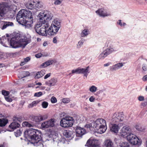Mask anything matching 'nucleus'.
Here are the masks:
<instances>
[{"mask_svg": "<svg viewBox=\"0 0 147 147\" xmlns=\"http://www.w3.org/2000/svg\"><path fill=\"white\" fill-rule=\"evenodd\" d=\"M16 20L20 24L26 27L30 28L32 26L33 19L31 12L25 9L19 11L16 16Z\"/></svg>", "mask_w": 147, "mask_h": 147, "instance_id": "1", "label": "nucleus"}, {"mask_svg": "<svg viewBox=\"0 0 147 147\" xmlns=\"http://www.w3.org/2000/svg\"><path fill=\"white\" fill-rule=\"evenodd\" d=\"M24 135L26 138H30L31 143L34 146L44 147L45 142L41 140V134L38 130L30 128L25 131Z\"/></svg>", "mask_w": 147, "mask_h": 147, "instance_id": "2", "label": "nucleus"}, {"mask_svg": "<svg viewBox=\"0 0 147 147\" xmlns=\"http://www.w3.org/2000/svg\"><path fill=\"white\" fill-rule=\"evenodd\" d=\"M30 40L27 38L26 37L24 38L20 39L19 41L15 38L13 37L11 38L10 42H8V44L3 43L2 41L0 42L4 46L8 47L10 45L12 48H16L18 47H22L24 48L30 42Z\"/></svg>", "mask_w": 147, "mask_h": 147, "instance_id": "3", "label": "nucleus"}, {"mask_svg": "<svg viewBox=\"0 0 147 147\" xmlns=\"http://www.w3.org/2000/svg\"><path fill=\"white\" fill-rule=\"evenodd\" d=\"M17 3H12L10 0L0 2V16L2 17L9 11L15 12L17 9Z\"/></svg>", "mask_w": 147, "mask_h": 147, "instance_id": "4", "label": "nucleus"}, {"mask_svg": "<svg viewBox=\"0 0 147 147\" xmlns=\"http://www.w3.org/2000/svg\"><path fill=\"white\" fill-rule=\"evenodd\" d=\"M49 26V24L47 21L40 20L36 24L35 30L37 33L42 36L47 35V29Z\"/></svg>", "mask_w": 147, "mask_h": 147, "instance_id": "5", "label": "nucleus"}, {"mask_svg": "<svg viewBox=\"0 0 147 147\" xmlns=\"http://www.w3.org/2000/svg\"><path fill=\"white\" fill-rule=\"evenodd\" d=\"M61 26V21L59 18L53 19L51 25L47 31L48 34L49 35L56 34Z\"/></svg>", "mask_w": 147, "mask_h": 147, "instance_id": "6", "label": "nucleus"}, {"mask_svg": "<svg viewBox=\"0 0 147 147\" xmlns=\"http://www.w3.org/2000/svg\"><path fill=\"white\" fill-rule=\"evenodd\" d=\"M93 128L95 129L97 132L101 134L105 132L107 129L106 123L104 119L100 118L93 122Z\"/></svg>", "mask_w": 147, "mask_h": 147, "instance_id": "7", "label": "nucleus"}, {"mask_svg": "<svg viewBox=\"0 0 147 147\" xmlns=\"http://www.w3.org/2000/svg\"><path fill=\"white\" fill-rule=\"evenodd\" d=\"M74 119L69 116L63 117L60 121V125L62 127H71L73 125Z\"/></svg>", "mask_w": 147, "mask_h": 147, "instance_id": "8", "label": "nucleus"}, {"mask_svg": "<svg viewBox=\"0 0 147 147\" xmlns=\"http://www.w3.org/2000/svg\"><path fill=\"white\" fill-rule=\"evenodd\" d=\"M53 17V14L50 12L48 11H42L40 12L38 16L39 20L46 21L45 19L50 20Z\"/></svg>", "mask_w": 147, "mask_h": 147, "instance_id": "9", "label": "nucleus"}, {"mask_svg": "<svg viewBox=\"0 0 147 147\" xmlns=\"http://www.w3.org/2000/svg\"><path fill=\"white\" fill-rule=\"evenodd\" d=\"M127 139L131 144L134 145H140L141 144V141L132 132L127 136Z\"/></svg>", "mask_w": 147, "mask_h": 147, "instance_id": "10", "label": "nucleus"}, {"mask_svg": "<svg viewBox=\"0 0 147 147\" xmlns=\"http://www.w3.org/2000/svg\"><path fill=\"white\" fill-rule=\"evenodd\" d=\"M132 132L131 129L129 126H125L121 129L119 134L121 136L127 138L128 135H129Z\"/></svg>", "mask_w": 147, "mask_h": 147, "instance_id": "11", "label": "nucleus"}, {"mask_svg": "<svg viewBox=\"0 0 147 147\" xmlns=\"http://www.w3.org/2000/svg\"><path fill=\"white\" fill-rule=\"evenodd\" d=\"M125 117L123 112L116 113L114 114L112 120L114 122L119 123L124 121Z\"/></svg>", "mask_w": 147, "mask_h": 147, "instance_id": "12", "label": "nucleus"}, {"mask_svg": "<svg viewBox=\"0 0 147 147\" xmlns=\"http://www.w3.org/2000/svg\"><path fill=\"white\" fill-rule=\"evenodd\" d=\"M56 121V120L54 119H51L45 121L41 124V127L42 128L53 127L55 125Z\"/></svg>", "mask_w": 147, "mask_h": 147, "instance_id": "13", "label": "nucleus"}, {"mask_svg": "<svg viewBox=\"0 0 147 147\" xmlns=\"http://www.w3.org/2000/svg\"><path fill=\"white\" fill-rule=\"evenodd\" d=\"M107 48L105 50L109 55L113 52L116 51V50L114 47L113 43L111 41H108L107 42Z\"/></svg>", "mask_w": 147, "mask_h": 147, "instance_id": "14", "label": "nucleus"}, {"mask_svg": "<svg viewBox=\"0 0 147 147\" xmlns=\"http://www.w3.org/2000/svg\"><path fill=\"white\" fill-rule=\"evenodd\" d=\"M85 146L88 147H98L99 144L96 140L89 139L87 141Z\"/></svg>", "mask_w": 147, "mask_h": 147, "instance_id": "15", "label": "nucleus"}, {"mask_svg": "<svg viewBox=\"0 0 147 147\" xmlns=\"http://www.w3.org/2000/svg\"><path fill=\"white\" fill-rule=\"evenodd\" d=\"M96 12L97 14L102 17L110 15V14L107 12L106 10L104 8L99 9L96 11Z\"/></svg>", "mask_w": 147, "mask_h": 147, "instance_id": "16", "label": "nucleus"}, {"mask_svg": "<svg viewBox=\"0 0 147 147\" xmlns=\"http://www.w3.org/2000/svg\"><path fill=\"white\" fill-rule=\"evenodd\" d=\"M13 24L12 22L1 21H0V28L2 30L5 29L7 27L9 26H12Z\"/></svg>", "mask_w": 147, "mask_h": 147, "instance_id": "17", "label": "nucleus"}, {"mask_svg": "<svg viewBox=\"0 0 147 147\" xmlns=\"http://www.w3.org/2000/svg\"><path fill=\"white\" fill-rule=\"evenodd\" d=\"M76 130V135L78 137H81L86 133L85 129L81 127H77Z\"/></svg>", "mask_w": 147, "mask_h": 147, "instance_id": "18", "label": "nucleus"}, {"mask_svg": "<svg viewBox=\"0 0 147 147\" xmlns=\"http://www.w3.org/2000/svg\"><path fill=\"white\" fill-rule=\"evenodd\" d=\"M125 64L124 63H119L113 65L110 67V69L112 71H116L122 67Z\"/></svg>", "mask_w": 147, "mask_h": 147, "instance_id": "19", "label": "nucleus"}, {"mask_svg": "<svg viewBox=\"0 0 147 147\" xmlns=\"http://www.w3.org/2000/svg\"><path fill=\"white\" fill-rule=\"evenodd\" d=\"M110 127V131L114 133H118L120 129L119 125L115 123L111 124Z\"/></svg>", "mask_w": 147, "mask_h": 147, "instance_id": "20", "label": "nucleus"}, {"mask_svg": "<svg viewBox=\"0 0 147 147\" xmlns=\"http://www.w3.org/2000/svg\"><path fill=\"white\" fill-rule=\"evenodd\" d=\"M57 82V79L55 78H52L49 80L45 82V84L48 86L51 87L54 86L56 84Z\"/></svg>", "mask_w": 147, "mask_h": 147, "instance_id": "21", "label": "nucleus"}, {"mask_svg": "<svg viewBox=\"0 0 147 147\" xmlns=\"http://www.w3.org/2000/svg\"><path fill=\"white\" fill-rule=\"evenodd\" d=\"M20 125L17 122H13L11 123L9 126V128L11 129L10 131H13L17 128L19 127Z\"/></svg>", "mask_w": 147, "mask_h": 147, "instance_id": "22", "label": "nucleus"}, {"mask_svg": "<svg viewBox=\"0 0 147 147\" xmlns=\"http://www.w3.org/2000/svg\"><path fill=\"white\" fill-rule=\"evenodd\" d=\"M43 7V4L41 2H34V10L36 11L41 10Z\"/></svg>", "mask_w": 147, "mask_h": 147, "instance_id": "23", "label": "nucleus"}, {"mask_svg": "<svg viewBox=\"0 0 147 147\" xmlns=\"http://www.w3.org/2000/svg\"><path fill=\"white\" fill-rule=\"evenodd\" d=\"M103 147H114L112 141L109 139L105 140L103 143Z\"/></svg>", "mask_w": 147, "mask_h": 147, "instance_id": "24", "label": "nucleus"}, {"mask_svg": "<svg viewBox=\"0 0 147 147\" xmlns=\"http://www.w3.org/2000/svg\"><path fill=\"white\" fill-rule=\"evenodd\" d=\"M89 68V67L88 66L84 68H80V74H83L84 76L87 78L90 72Z\"/></svg>", "mask_w": 147, "mask_h": 147, "instance_id": "25", "label": "nucleus"}, {"mask_svg": "<svg viewBox=\"0 0 147 147\" xmlns=\"http://www.w3.org/2000/svg\"><path fill=\"white\" fill-rule=\"evenodd\" d=\"M45 119V118H44L42 116H35L33 118V120L35 122V123H37Z\"/></svg>", "mask_w": 147, "mask_h": 147, "instance_id": "26", "label": "nucleus"}, {"mask_svg": "<svg viewBox=\"0 0 147 147\" xmlns=\"http://www.w3.org/2000/svg\"><path fill=\"white\" fill-rule=\"evenodd\" d=\"M26 6L28 9L34 10V1L27 2L26 4Z\"/></svg>", "mask_w": 147, "mask_h": 147, "instance_id": "27", "label": "nucleus"}, {"mask_svg": "<svg viewBox=\"0 0 147 147\" xmlns=\"http://www.w3.org/2000/svg\"><path fill=\"white\" fill-rule=\"evenodd\" d=\"M90 33V32L88 29H85L81 32L80 35L82 37H87Z\"/></svg>", "mask_w": 147, "mask_h": 147, "instance_id": "28", "label": "nucleus"}, {"mask_svg": "<svg viewBox=\"0 0 147 147\" xmlns=\"http://www.w3.org/2000/svg\"><path fill=\"white\" fill-rule=\"evenodd\" d=\"M73 134V131L69 130L64 131L63 132V135L66 137L67 138L71 137Z\"/></svg>", "mask_w": 147, "mask_h": 147, "instance_id": "29", "label": "nucleus"}, {"mask_svg": "<svg viewBox=\"0 0 147 147\" xmlns=\"http://www.w3.org/2000/svg\"><path fill=\"white\" fill-rule=\"evenodd\" d=\"M45 73V70H42L38 72L35 76V78L38 79L43 76Z\"/></svg>", "mask_w": 147, "mask_h": 147, "instance_id": "30", "label": "nucleus"}, {"mask_svg": "<svg viewBox=\"0 0 147 147\" xmlns=\"http://www.w3.org/2000/svg\"><path fill=\"white\" fill-rule=\"evenodd\" d=\"M109 55L105 50L100 54L98 58L100 59H103Z\"/></svg>", "mask_w": 147, "mask_h": 147, "instance_id": "31", "label": "nucleus"}, {"mask_svg": "<svg viewBox=\"0 0 147 147\" xmlns=\"http://www.w3.org/2000/svg\"><path fill=\"white\" fill-rule=\"evenodd\" d=\"M8 120L6 118L0 119V126L3 127L8 123Z\"/></svg>", "mask_w": 147, "mask_h": 147, "instance_id": "32", "label": "nucleus"}, {"mask_svg": "<svg viewBox=\"0 0 147 147\" xmlns=\"http://www.w3.org/2000/svg\"><path fill=\"white\" fill-rule=\"evenodd\" d=\"M53 62V61L52 60H49L47 61L44 63H42L41 65V66L42 67H46L52 64Z\"/></svg>", "mask_w": 147, "mask_h": 147, "instance_id": "33", "label": "nucleus"}, {"mask_svg": "<svg viewBox=\"0 0 147 147\" xmlns=\"http://www.w3.org/2000/svg\"><path fill=\"white\" fill-rule=\"evenodd\" d=\"M39 102V101L38 100L33 101L30 104L28 105V107L29 108H31L36 106Z\"/></svg>", "mask_w": 147, "mask_h": 147, "instance_id": "34", "label": "nucleus"}, {"mask_svg": "<svg viewBox=\"0 0 147 147\" xmlns=\"http://www.w3.org/2000/svg\"><path fill=\"white\" fill-rule=\"evenodd\" d=\"M22 126L23 127H33L34 124H30L27 121H24L22 123Z\"/></svg>", "mask_w": 147, "mask_h": 147, "instance_id": "35", "label": "nucleus"}, {"mask_svg": "<svg viewBox=\"0 0 147 147\" xmlns=\"http://www.w3.org/2000/svg\"><path fill=\"white\" fill-rule=\"evenodd\" d=\"M120 147H131L129 143L127 142H123L120 144Z\"/></svg>", "mask_w": 147, "mask_h": 147, "instance_id": "36", "label": "nucleus"}, {"mask_svg": "<svg viewBox=\"0 0 147 147\" xmlns=\"http://www.w3.org/2000/svg\"><path fill=\"white\" fill-rule=\"evenodd\" d=\"M20 74L22 75L21 77L22 78L28 76L30 75L29 72L28 71H23Z\"/></svg>", "mask_w": 147, "mask_h": 147, "instance_id": "37", "label": "nucleus"}, {"mask_svg": "<svg viewBox=\"0 0 147 147\" xmlns=\"http://www.w3.org/2000/svg\"><path fill=\"white\" fill-rule=\"evenodd\" d=\"M85 40L84 39H82L78 42L77 45V47L78 48H80L83 45Z\"/></svg>", "mask_w": 147, "mask_h": 147, "instance_id": "38", "label": "nucleus"}, {"mask_svg": "<svg viewBox=\"0 0 147 147\" xmlns=\"http://www.w3.org/2000/svg\"><path fill=\"white\" fill-rule=\"evenodd\" d=\"M97 90V88L94 86L92 85L89 88V90L90 92H96Z\"/></svg>", "mask_w": 147, "mask_h": 147, "instance_id": "39", "label": "nucleus"}, {"mask_svg": "<svg viewBox=\"0 0 147 147\" xmlns=\"http://www.w3.org/2000/svg\"><path fill=\"white\" fill-rule=\"evenodd\" d=\"M30 59V58L29 57H27L25 58L24 59V61H22L20 63L21 65H23L25 64L27 62H28Z\"/></svg>", "mask_w": 147, "mask_h": 147, "instance_id": "40", "label": "nucleus"}, {"mask_svg": "<svg viewBox=\"0 0 147 147\" xmlns=\"http://www.w3.org/2000/svg\"><path fill=\"white\" fill-rule=\"evenodd\" d=\"M48 56V54L46 53H43V54H42L41 53H39L35 55V57L37 58H39L42 56Z\"/></svg>", "mask_w": 147, "mask_h": 147, "instance_id": "41", "label": "nucleus"}, {"mask_svg": "<svg viewBox=\"0 0 147 147\" xmlns=\"http://www.w3.org/2000/svg\"><path fill=\"white\" fill-rule=\"evenodd\" d=\"M72 73L76 74H80V68H78L76 69H74L71 71Z\"/></svg>", "mask_w": 147, "mask_h": 147, "instance_id": "42", "label": "nucleus"}, {"mask_svg": "<svg viewBox=\"0 0 147 147\" xmlns=\"http://www.w3.org/2000/svg\"><path fill=\"white\" fill-rule=\"evenodd\" d=\"M93 122L90 123H87L86 124L85 126V127L87 128H89L90 129H91L93 127Z\"/></svg>", "mask_w": 147, "mask_h": 147, "instance_id": "43", "label": "nucleus"}, {"mask_svg": "<svg viewBox=\"0 0 147 147\" xmlns=\"http://www.w3.org/2000/svg\"><path fill=\"white\" fill-rule=\"evenodd\" d=\"M48 105V103L46 101H43L42 103V106L43 108L45 109L46 108Z\"/></svg>", "mask_w": 147, "mask_h": 147, "instance_id": "44", "label": "nucleus"}, {"mask_svg": "<svg viewBox=\"0 0 147 147\" xmlns=\"http://www.w3.org/2000/svg\"><path fill=\"white\" fill-rule=\"evenodd\" d=\"M22 132L20 129L18 130L16 132H14V134L16 137H18L20 136Z\"/></svg>", "mask_w": 147, "mask_h": 147, "instance_id": "45", "label": "nucleus"}, {"mask_svg": "<svg viewBox=\"0 0 147 147\" xmlns=\"http://www.w3.org/2000/svg\"><path fill=\"white\" fill-rule=\"evenodd\" d=\"M42 92H41L35 93L34 94V96L35 97H38L41 96L42 95Z\"/></svg>", "mask_w": 147, "mask_h": 147, "instance_id": "46", "label": "nucleus"}, {"mask_svg": "<svg viewBox=\"0 0 147 147\" xmlns=\"http://www.w3.org/2000/svg\"><path fill=\"white\" fill-rule=\"evenodd\" d=\"M70 101L69 98H63L62 99V102L64 103H68Z\"/></svg>", "mask_w": 147, "mask_h": 147, "instance_id": "47", "label": "nucleus"}, {"mask_svg": "<svg viewBox=\"0 0 147 147\" xmlns=\"http://www.w3.org/2000/svg\"><path fill=\"white\" fill-rule=\"evenodd\" d=\"M2 94L4 96H7L9 94V92L8 91H7L5 90H3L2 91Z\"/></svg>", "mask_w": 147, "mask_h": 147, "instance_id": "48", "label": "nucleus"}, {"mask_svg": "<svg viewBox=\"0 0 147 147\" xmlns=\"http://www.w3.org/2000/svg\"><path fill=\"white\" fill-rule=\"evenodd\" d=\"M117 24L120 25L121 26H124L126 25V23H123V24H122L121 22V20H119L117 22Z\"/></svg>", "mask_w": 147, "mask_h": 147, "instance_id": "49", "label": "nucleus"}, {"mask_svg": "<svg viewBox=\"0 0 147 147\" xmlns=\"http://www.w3.org/2000/svg\"><path fill=\"white\" fill-rule=\"evenodd\" d=\"M51 100L52 103H55L57 101V100L56 98L54 96H52L51 98Z\"/></svg>", "mask_w": 147, "mask_h": 147, "instance_id": "50", "label": "nucleus"}, {"mask_svg": "<svg viewBox=\"0 0 147 147\" xmlns=\"http://www.w3.org/2000/svg\"><path fill=\"white\" fill-rule=\"evenodd\" d=\"M62 2V0H56L55 1L54 3L55 5H59Z\"/></svg>", "mask_w": 147, "mask_h": 147, "instance_id": "51", "label": "nucleus"}, {"mask_svg": "<svg viewBox=\"0 0 147 147\" xmlns=\"http://www.w3.org/2000/svg\"><path fill=\"white\" fill-rule=\"evenodd\" d=\"M5 100L8 102H11L12 101V99L8 96H5Z\"/></svg>", "mask_w": 147, "mask_h": 147, "instance_id": "52", "label": "nucleus"}, {"mask_svg": "<svg viewBox=\"0 0 147 147\" xmlns=\"http://www.w3.org/2000/svg\"><path fill=\"white\" fill-rule=\"evenodd\" d=\"M138 99L140 101H143L144 100V97L143 96H139L138 98Z\"/></svg>", "mask_w": 147, "mask_h": 147, "instance_id": "53", "label": "nucleus"}, {"mask_svg": "<svg viewBox=\"0 0 147 147\" xmlns=\"http://www.w3.org/2000/svg\"><path fill=\"white\" fill-rule=\"evenodd\" d=\"M142 69L144 71H146L147 70V65L146 64H144L142 65Z\"/></svg>", "mask_w": 147, "mask_h": 147, "instance_id": "54", "label": "nucleus"}, {"mask_svg": "<svg viewBox=\"0 0 147 147\" xmlns=\"http://www.w3.org/2000/svg\"><path fill=\"white\" fill-rule=\"evenodd\" d=\"M95 100V98L93 96H91L89 99V100L90 102H94Z\"/></svg>", "mask_w": 147, "mask_h": 147, "instance_id": "55", "label": "nucleus"}, {"mask_svg": "<svg viewBox=\"0 0 147 147\" xmlns=\"http://www.w3.org/2000/svg\"><path fill=\"white\" fill-rule=\"evenodd\" d=\"M147 105V101L142 102L141 104V105L143 107H145Z\"/></svg>", "mask_w": 147, "mask_h": 147, "instance_id": "56", "label": "nucleus"}, {"mask_svg": "<svg viewBox=\"0 0 147 147\" xmlns=\"http://www.w3.org/2000/svg\"><path fill=\"white\" fill-rule=\"evenodd\" d=\"M51 74L50 73H48L44 77V78L45 79H46L48 78L49 77H50L51 76Z\"/></svg>", "mask_w": 147, "mask_h": 147, "instance_id": "57", "label": "nucleus"}, {"mask_svg": "<svg viewBox=\"0 0 147 147\" xmlns=\"http://www.w3.org/2000/svg\"><path fill=\"white\" fill-rule=\"evenodd\" d=\"M58 138L57 137V138H55V139H54L53 140V141L54 142H58V143L59 142H60V143L61 142V141H60L59 140H58Z\"/></svg>", "mask_w": 147, "mask_h": 147, "instance_id": "58", "label": "nucleus"}, {"mask_svg": "<svg viewBox=\"0 0 147 147\" xmlns=\"http://www.w3.org/2000/svg\"><path fill=\"white\" fill-rule=\"evenodd\" d=\"M142 80L144 81H147V75H146L143 77Z\"/></svg>", "mask_w": 147, "mask_h": 147, "instance_id": "59", "label": "nucleus"}, {"mask_svg": "<svg viewBox=\"0 0 147 147\" xmlns=\"http://www.w3.org/2000/svg\"><path fill=\"white\" fill-rule=\"evenodd\" d=\"M14 121H17L20 122H21L22 120L20 118L18 117H16L15 119H14Z\"/></svg>", "mask_w": 147, "mask_h": 147, "instance_id": "60", "label": "nucleus"}, {"mask_svg": "<svg viewBox=\"0 0 147 147\" xmlns=\"http://www.w3.org/2000/svg\"><path fill=\"white\" fill-rule=\"evenodd\" d=\"M53 42L54 43H57V38L56 37H55L53 38Z\"/></svg>", "mask_w": 147, "mask_h": 147, "instance_id": "61", "label": "nucleus"}, {"mask_svg": "<svg viewBox=\"0 0 147 147\" xmlns=\"http://www.w3.org/2000/svg\"><path fill=\"white\" fill-rule=\"evenodd\" d=\"M135 127L139 131H141L142 130L141 129L139 128V126L138 125H136L135 126Z\"/></svg>", "mask_w": 147, "mask_h": 147, "instance_id": "62", "label": "nucleus"}, {"mask_svg": "<svg viewBox=\"0 0 147 147\" xmlns=\"http://www.w3.org/2000/svg\"><path fill=\"white\" fill-rule=\"evenodd\" d=\"M110 64H111V63H107L104 64V66H105V67L108 66H109Z\"/></svg>", "mask_w": 147, "mask_h": 147, "instance_id": "63", "label": "nucleus"}, {"mask_svg": "<svg viewBox=\"0 0 147 147\" xmlns=\"http://www.w3.org/2000/svg\"><path fill=\"white\" fill-rule=\"evenodd\" d=\"M75 105V104L74 103H71V105H70V107H74Z\"/></svg>", "mask_w": 147, "mask_h": 147, "instance_id": "64", "label": "nucleus"}]
</instances>
